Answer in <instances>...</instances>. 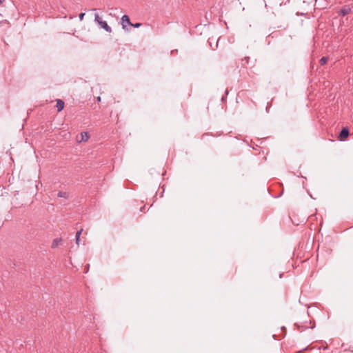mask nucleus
<instances>
[{
  "label": "nucleus",
  "mask_w": 353,
  "mask_h": 353,
  "mask_svg": "<svg viewBox=\"0 0 353 353\" xmlns=\"http://www.w3.org/2000/svg\"><path fill=\"white\" fill-rule=\"evenodd\" d=\"M94 21L108 32H112V28L108 26L106 21H103L98 14L94 15Z\"/></svg>",
  "instance_id": "1"
},
{
  "label": "nucleus",
  "mask_w": 353,
  "mask_h": 353,
  "mask_svg": "<svg viewBox=\"0 0 353 353\" xmlns=\"http://www.w3.org/2000/svg\"><path fill=\"white\" fill-rule=\"evenodd\" d=\"M349 134H350V130H349L348 128H347V127L343 128H342V130H341V132L339 133L338 139L341 141H343L348 137Z\"/></svg>",
  "instance_id": "2"
},
{
  "label": "nucleus",
  "mask_w": 353,
  "mask_h": 353,
  "mask_svg": "<svg viewBox=\"0 0 353 353\" xmlns=\"http://www.w3.org/2000/svg\"><path fill=\"white\" fill-rule=\"evenodd\" d=\"M131 23H132L130 22V18L128 15L125 14L121 17V24L123 29L128 30V29L126 28L127 25L130 26Z\"/></svg>",
  "instance_id": "3"
},
{
  "label": "nucleus",
  "mask_w": 353,
  "mask_h": 353,
  "mask_svg": "<svg viewBox=\"0 0 353 353\" xmlns=\"http://www.w3.org/2000/svg\"><path fill=\"white\" fill-rule=\"evenodd\" d=\"M56 108L58 112H61L64 108V101L62 99L56 100Z\"/></svg>",
  "instance_id": "4"
},
{
  "label": "nucleus",
  "mask_w": 353,
  "mask_h": 353,
  "mask_svg": "<svg viewBox=\"0 0 353 353\" xmlns=\"http://www.w3.org/2000/svg\"><path fill=\"white\" fill-rule=\"evenodd\" d=\"M351 12V9L349 6H344L343 8H341L339 11V14L342 16H345Z\"/></svg>",
  "instance_id": "5"
},
{
  "label": "nucleus",
  "mask_w": 353,
  "mask_h": 353,
  "mask_svg": "<svg viewBox=\"0 0 353 353\" xmlns=\"http://www.w3.org/2000/svg\"><path fill=\"white\" fill-rule=\"evenodd\" d=\"M62 239L61 238H57L54 239L52 243V248L54 249L57 248L59 245L62 243Z\"/></svg>",
  "instance_id": "6"
},
{
  "label": "nucleus",
  "mask_w": 353,
  "mask_h": 353,
  "mask_svg": "<svg viewBox=\"0 0 353 353\" xmlns=\"http://www.w3.org/2000/svg\"><path fill=\"white\" fill-rule=\"evenodd\" d=\"M80 135H81V139L79 141V142L86 141L89 139V135H88V132H81Z\"/></svg>",
  "instance_id": "7"
},
{
  "label": "nucleus",
  "mask_w": 353,
  "mask_h": 353,
  "mask_svg": "<svg viewBox=\"0 0 353 353\" xmlns=\"http://www.w3.org/2000/svg\"><path fill=\"white\" fill-rule=\"evenodd\" d=\"M57 196L59 197L67 199L68 197V193L66 192L60 191L58 192Z\"/></svg>",
  "instance_id": "8"
},
{
  "label": "nucleus",
  "mask_w": 353,
  "mask_h": 353,
  "mask_svg": "<svg viewBox=\"0 0 353 353\" xmlns=\"http://www.w3.org/2000/svg\"><path fill=\"white\" fill-rule=\"evenodd\" d=\"M83 231V229L81 228L80 230H79L77 233H76V243L77 244L79 245V241H80V235L81 234Z\"/></svg>",
  "instance_id": "9"
},
{
  "label": "nucleus",
  "mask_w": 353,
  "mask_h": 353,
  "mask_svg": "<svg viewBox=\"0 0 353 353\" xmlns=\"http://www.w3.org/2000/svg\"><path fill=\"white\" fill-rule=\"evenodd\" d=\"M328 58L326 57H323L321 58L319 62L321 65H325L327 62Z\"/></svg>",
  "instance_id": "10"
},
{
  "label": "nucleus",
  "mask_w": 353,
  "mask_h": 353,
  "mask_svg": "<svg viewBox=\"0 0 353 353\" xmlns=\"http://www.w3.org/2000/svg\"><path fill=\"white\" fill-rule=\"evenodd\" d=\"M130 26H133L134 28H139L141 26V23H134V24L131 23Z\"/></svg>",
  "instance_id": "11"
},
{
  "label": "nucleus",
  "mask_w": 353,
  "mask_h": 353,
  "mask_svg": "<svg viewBox=\"0 0 353 353\" xmlns=\"http://www.w3.org/2000/svg\"><path fill=\"white\" fill-rule=\"evenodd\" d=\"M84 15H85V13L79 14V17L80 21H82L83 19Z\"/></svg>",
  "instance_id": "12"
},
{
  "label": "nucleus",
  "mask_w": 353,
  "mask_h": 353,
  "mask_svg": "<svg viewBox=\"0 0 353 353\" xmlns=\"http://www.w3.org/2000/svg\"><path fill=\"white\" fill-rule=\"evenodd\" d=\"M323 349V350L327 349V346H323L322 347H319V350Z\"/></svg>",
  "instance_id": "13"
},
{
  "label": "nucleus",
  "mask_w": 353,
  "mask_h": 353,
  "mask_svg": "<svg viewBox=\"0 0 353 353\" xmlns=\"http://www.w3.org/2000/svg\"><path fill=\"white\" fill-rule=\"evenodd\" d=\"M249 59H250L249 57H245L244 59V60H245L247 63L248 62Z\"/></svg>",
  "instance_id": "14"
},
{
  "label": "nucleus",
  "mask_w": 353,
  "mask_h": 353,
  "mask_svg": "<svg viewBox=\"0 0 353 353\" xmlns=\"http://www.w3.org/2000/svg\"><path fill=\"white\" fill-rule=\"evenodd\" d=\"M5 0H0V4H1Z\"/></svg>",
  "instance_id": "15"
},
{
  "label": "nucleus",
  "mask_w": 353,
  "mask_h": 353,
  "mask_svg": "<svg viewBox=\"0 0 353 353\" xmlns=\"http://www.w3.org/2000/svg\"><path fill=\"white\" fill-rule=\"evenodd\" d=\"M97 101H101V97H99L97 98Z\"/></svg>",
  "instance_id": "16"
},
{
  "label": "nucleus",
  "mask_w": 353,
  "mask_h": 353,
  "mask_svg": "<svg viewBox=\"0 0 353 353\" xmlns=\"http://www.w3.org/2000/svg\"><path fill=\"white\" fill-rule=\"evenodd\" d=\"M143 208H144V207H143V208H140V210H141V211H143Z\"/></svg>",
  "instance_id": "17"
},
{
  "label": "nucleus",
  "mask_w": 353,
  "mask_h": 353,
  "mask_svg": "<svg viewBox=\"0 0 353 353\" xmlns=\"http://www.w3.org/2000/svg\"><path fill=\"white\" fill-rule=\"evenodd\" d=\"M217 46H218V41H216V47H217Z\"/></svg>",
  "instance_id": "18"
}]
</instances>
